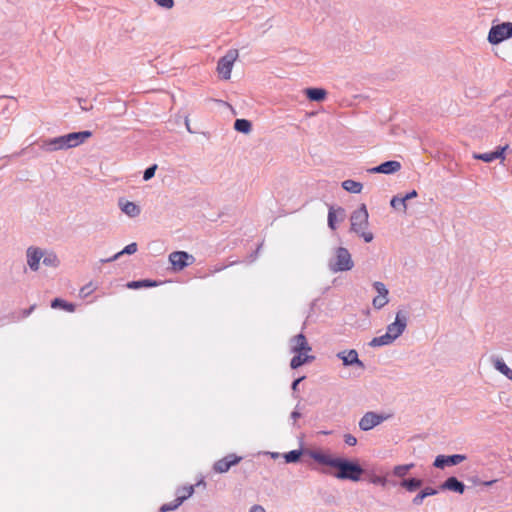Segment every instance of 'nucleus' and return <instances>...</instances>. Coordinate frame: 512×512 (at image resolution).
<instances>
[{"label":"nucleus","instance_id":"37","mask_svg":"<svg viewBox=\"0 0 512 512\" xmlns=\"http://www.w3.org/2000/svg\"><path fill=\"white\" fill-rule=\"evenodd\" d=\"M388 303L387 296L378 295L373 299V306L377 309H381Z\"/></svg>","mask_w":512,"mask_h":512},{"label":"nucleus","instance_id":"25","mask_svg":"<svg viewBox=\"0 0 512 512\" xmlns=\"http://www.w3.org/2000/svg\"><path fill=\"white\" fill-rule=\"evenodd\" d=\"M438 493V490L432 487H425L422 489L412 500L414 505H421L423 500L428 496H433Z\"/></svg>","mask_w":512,"mask_h":512},{"label":"nucleus","instance_id":"30","mask_svg":"<svg viewBox=\"0 0 512 512\" xmlns=\"http://www.w3.org/2000/svg\"><path fill=\"white\" fill-rule=\"evenodd\" d=\"M51 307L53 309H63L67 312H74L75 305L73 303L67 302L61 298H55L51 301Z\"/></svg>","mask_w":512,"mask_h":512},{"label":"nucleus","instance_id":"33","mask_svg":"<svg viewBox=\"0 0 512 512\" xmlns=\"http://www.w3.org/2000/svg\"><path fill=\"white\" fill-rule=\"evenodd\" d=\"M392 343H393V340L391 339L390 334L385 333V334H383L381 336L374 337L369 342V346H371V347H380V346L390 345Z\"/></svg>","mask_w":512,"mask_h":512},{"label":"nucleus","instance_id":"5","mask_svg":"<svg viewBox=\"0 0 512 512\" xmlns=\"http://www.w3.org/2000/svg\"><path fill=\"white\" fill-rule=\"evenodd\" d=\"M238 58V50L230 49L227 53L218 60L217 71L219 75L225 80L230 79L231 71L234 62Z\"/></svg>","mask_w":512,"mask_h":512},{"label":"nucleus","instance_id":"26","mask_svg":"<svg viewBox=\"0 0 512 512\" xmlns=\"http://www.w3.org/2000/svg\"><path fill=\"white\" fill-rule=\"evenodd\" d=\"M423 485V481L419 478H408L403 479L400 482V486L405 488L409 492H414Z\"/></svg>","mask_w":512,"mask_h":512},{"label":"nucleus","instance_id":"7","mask_svg":"<svg viewBox=\"0 0 512 512\" xmlns=\"http://www.w3.org/2000/svg\"><path fill=\"white\" fill-rule=\"evenodd\" d=\"M195 258L186 251H174L169 255V262L174 271H181L189 265L193 264Z\"/></svg>","mask_w":512,"mask_h":512},{"label":"nucleus","instance_id":"60","mask_svg":"<svg viewBox=\"0 0 512 512\" xmlns=\"http://www.w3.org/2000/svg\"><path fill=\"white\" fill-rule=\"evenodd\" d=\"M200 484L205 485V482L203 480H200L196 485H200Z\"/></svg>","mask_w":512,"mask_h":512},{"label":"nucleus","instance_id":"38","mask_svg":"<svg viewBox=\"0 0 512 512\" xmlns=\"http://www.w3.org/2000/svg\"><path fill=\"white\" fill-rule=\"evenodd\" d=\"M156 169H157L156 164H153V165L149 166L148 168H146L143 173V180L148 181V180L152 179L155 175Z\"/></svg>","mask_w":512,"mask_h":512},{"label":"nucleus","instance_id":"6","mask_svg":"<svg viewBox=\"0 0 512 512\" xmlns=\"http://www.w3.org/2000/svg\"><path fill=\"white\" fill-rule=\"evenodd\" d=\"M408 323V313L404 310H399L396 313L395 321L387 326V334H390L393 342L400 337L405 331Z\"/></svg>","mask_w":512,"mask_h":512},{"label":"nucleus","instance_id":"13","mask_svg":"<svg viewBox=\"0 0 512 512\" xmlns=\"http://www.w3.org/2000/svg\"><path fill=\"white\" fill-rule=\"evenodd\" d=\"M39 147L45 152L67 150L64 135L40 141Z\"/></svg>","mask_w":512,"mask_h":512},{"label":"nucleus","instance_id":"29","mask_svg":"<svg viewBox=\"0 0 512 512\" xmlns=\"http://www.w3.org/2000/svg\"><path fill=\"white\" fill-rule=\"evenodd\" d=\"M157 285H158L157 281L150 280V279L130 281L127 283V287L129 289L148 288V287H155Z\"/></svg>","mask_w":512,"mask_h":512},{"label":"nucleus","instance_id":"21","mask_svg":"<svg viewBox=\"0 0 512 512\" xmlns=\"http://www.w3.org/2000/svg\"><path fill=\"white\" fill-rule=\"evenodd\" d=\"M294 354H295L294 357L290 361V367L292 369H297L300 366L310 363L315 359V356L303 354V352L294 353Z\"/></svg>","mask_w":512,"mask_h":512},{"label":"nucleus","instance_id":"11","mask_svg":"<svg viewBox=\"0 0 512 512\" xmlns=\"http://www.w3.org/2000/svg\"><path fill=\"white\" fill-rule=\"evenodd\" d=\"M241 460L242 457L237 456L236 454H228L214 463L213 470L216 473H226L232 466L237 465Z\"/></svg>","mask_w":512,"mask_h":512},{"label":"nucleus","instance_id":"51","mask_svg":"<svg viewBox=\"0 0 512 512\" xmlns=\"http://www.w3.org/2000/svg\"><path fill=\"white\" fill-rule=\"evenodd\" d=\"M300 417H301V413L299 411H297V410L292 411L291 418L294 420V423Z\"/></svg>","mask_w":512,"mask_h":512},{"label":"nucleus","instance_id":"41","mask_svg":"<svg viewBox=\"0 0 512 512\" xmlns=\"http://www.w3.org/2000/svg\"><path fill=\"white\" fill-rule=\"evenodd\" d=\"M154 2L164 9H171L174 6V0H154Z\"/></svg>","mask_w":512,"mask_h":512},{"label":"nucleus","instance_id":"16","mask_svg":"<svg viewBox=\"0 0 512 512\" xmlns=\"http://www.w3.org/2000/svg\"><path fill=\"white\" fill-rule=\"evenodd\" d=\"M27 264L32 271H37L40 261L44 256L43 251L38 247L30 246L26 251Z\"/></svg>","mask_w":512,"mask_h":512},{"label":"nucleus","instance_id":"56","mask_svg":"<svg viewBox=\"0 0 512 512\" xmlns=\"http://www.w3.org/2000/svg\"><path fill=\"white\" fill-rule=\"evenodd\" d=\"M185 125H186V128H187L188 132L192 133V130L190 128V124H189V119L188 118L185 119Z\"/></svg>","mask_w":512,"mask_h":512},{"label":"nucleus","instance_id":"42","mask_svg":"<svg viewBox=\"0 0 512 512\" xmlns=\"http://www.w3.org/2000/svg\"><path fill=\"white\" fill-rule=\"evenodd\" d=\"M137 251V243H130L124 247L123 250L120 251L121 255L123 254H134Z\"/></svg>","mask_w":512,"mask_h":512},{"label":"nucleus","instance_id":"1","mask_svg":"<svg viewBox=\"0 0 512 512\" xmlns=\"http://www.w3.org/2000/svg\"><path fill=\"white\" fill-rule=\"evenodd\" d=\"M308 453L309 456L319 464L337 469L333 474L337 479L357 482L364 473L363 468L356 461H351L343 457H332L321 451H308Z\"/></svg>","mask_w":512,"mask_h":512},{"label":"nucleus","instance_id":"24","mask_svg":"<svg viewBox=\"0 0 512 512\" xmlns=\"http://www.w3.org/2000/svg\"><path fill=\"white\" fill-rule=\"evenodd\" d=\"M402 165L399 161L389 160L381 163L382 174H394L401 169Z\"/></svg>","mask_w":512,"mask_h":512},{"label":"nucleus","instance_id":"20","mask_svg":"<svg viewBox=\"0 0 512 512\" xmlns=\"http://www.w3.org/2000/svg\"><path fill=\"white\" fill-rule=\"evenodd\" d=\"M305 95L310 101L321 102L325 100L327 91L323 88L311 87L305 89Z\"/></svg>","mask_w":512,"mask_h":512},{"label":"nucleus","instance_id":"28","mask_svg":"<svg viewBox=\"0 0 512 512\" xmlns=\"http://www.w3.org/2000/svg\"><path fill=\"white\" fill-rule=\"evenodd\" d=\"M342 188L346 190L347 192L353 193V194H359L362 191L363 185L360 182L347 179L342 182Z\"/></svg>","mask_w":512,"mask_h":512},{"label":"nucleus","instance_id":"19","mask_svg":"<svg viewBox=\"0 0 512 512\" xmlns=\"http://www.w3.org/2000/svg\"><path fill=\"white\" fill-rule=\"evenodd\" d=\"M508 148V145L499 146L495 151L492 152L474 154V158L482 160L487 163L492 162L496 159H504V153Z\"/></svg>","mask_w":512,"mask_h":512},{"label":"nucleus","instance_id":"46","mask_svg":"<svg viewBox=\"0 0 512 512\" xmlns=\"http://www.w3.org/2000/svg\"><path fill=\"white\" fill-rule=\"evenodd\" d=\"M304 379H305V376H301V377H299V378L295 379V380L292 382V384H291V389H292L293 391H296V390L298 389V385H299V383H300L301 381H303Z\"/></svg>","mask_w":512,"mask_h":512},{"label":"nucleus","instance_id":"23","mask_svg":"<svg viewBox=\"0 0 512 512\" xmlns=\"http://www.w3.org/2000/svg\"><path fill=\"white\" fill-rule=\"evenodd\" d=\"M339 214L341 216V219L345 216V210L342 207H338L335 209L332 205H329V211H328V227L331 230L336 229V214Z\"/></svg>","mask_w":512,"mask_h":512},{"label":"nucleus","instance_id":"39","mask_svg":"<svg viewBox=\"0 0 512 512\" xmlns=\"http://www.w3.org/2000/svg\"><path fill=\"white\" fill-rule=\"evenodd\" d=\"M373 287L378 292L379 295H381V296L388 295V289L386 288L384 283L376 281L373 283Z\"/></svg>","mask_w":512,"mask_h":512},{"label":"nucleus","instance_id":"14","mask_svg":"<svg viewBox=\"0 0 512 512\" xmlns=\"http://www.w3.org/2000/svg\"><path fill=\"white\" fill-rule=\"evenodd\" d=\"M195 486L188 485V487L183 490L186 491V494L177 496L172 502L165 503L160 507V512H169L176 510L185 500L191 497L194 493Z\"/></svg>","mask_w":512,"mask_h":512},{"label":"nucleus","instance_id":"59","mask_svg":"<svg viewBox=\"0 0 512 512\" xmlns=\"http://www.w3.org/2000/svg\"><path fill=\"white\" fill-rule=\"evenodd\" d=\"M85 289H89V287H83V288L81 289V293H84V294H85V293H86V292H85Z\"/></svg>","mask_w":512,"mask_h":512},{"label":"nucleus","instance_id":"8","mask_svg":"<svg viewBox=\"0 0 512 512\" xmlns=\"http://www.w3.org/2000/svg\"><path fill=\"white\" fill-rule=\"evenodd\" d=\"M388 415L376 412H366L359 421V428L362 431H369L388 419Z\"/></svg>","mask_w":512,"mask_h":512},{"label":"nucleus","instance_id":"34","mask_svg":"<svg viewBox=\"0 0 512 512\" xmlns=\"http://www.w3.org/2000/svg\"><path fill=\"white\" fill-rule=\"evenodd\" d=\"M413 463L405 464V465H397L393 469V474L396 477L403 478L407 475V473L414 467Z\"/></svg>","mask_w":512,"mask_h":512},{"label":"nucleus","instance_id":"44","mask_svg":"<svg viewBox=\"0 0 512 512\" xmlns=\"http://www.w3.org/2000/svg\"><path fill=\"white\" fill-rule=\"evenodd\" d=\"M78 102H79L81 110H83V111H89V110H91L93 108V106L91 104L87 105V100L86 99L79 98Z\"/></svg>","mask_w":512,"mask_h":512},{"label":"nucleus","instance_id":"15","mask_svg":"<svg viewBox=\"0 0 512 512\" xmlns=\"http://www.w3.org/2000/svg\"><path fill=\"white\" fill-rule=\"evenodd\" d=\"M17 109V101L13 97L0 96V115L4 120L9 119Z\"/></svg>","mask_w":512,"mask_h":512},{"label":"nucleus","instance_id":"35","mask_svg":"<svg viewBox=\"0 0 512 512\" xmlns=\"http://www.w3.org/2000/svg\"><path fill=\"white\" fill-rule=\"evenodd\" d=\"M390 205L396 210H402L403 212L407 210V204L404 202L403 197L399 195L392 197Z\"/></svg>","mask_w":512,"mask_h":512},{"label":"nucleus","instance_id":"57","mask_svg":"<svg viewBox=\"0 0 512 512\" xmlns=\"http://www.w3.org/2000/svg\"><path fill=\"white\" fill-rule=\"evenodd\" d=\"M270 455H271V457H272L273 459H277V458H279V457H280V453H278V452H271V453H270Z\"/></svg>","mask_w":512,"mask_h":512},{"label":"nucleus","instance_id":"2","mask_svg":"<svg viewBox=\"0 0 512 512\" xmlns=\"http://www.w3.org/2000/svg\"><path fill=\"white\" fill-rule=\"evenodd\" d=\"M369 214L365 204L354 210L350 216L351 227L350 231L363 238L366 243H370L374 239L372 232L365 231L369 225Z\"/></svg>","mask_w":512,"mask_h":512},{"label":"nucleus","instance_id":"47","mask_svg":"<svg viewBox=\"0 0 512 512\" xmlns=\"http://www.w3.org/2000/svg\"><path fill=\"white\" fill-rule=\"evenodd\" d=\"M35 308H36V304H33L28 309L23 310V312H22L23 318L28 317L34 311Z\"/></svg>","mask_w":512,"mask_h":512},{"label":"nucleus","instance_id":"4","mask_svg":"<svg viewBox=\"0 0 512 512\" xmlns=\"http://www.w3.org/2000/svg\"><path fill=\"white\" fill-rule=\"evenodd\" d=\"M512 37V22L493 25L488 33L489 43L496 45Z\"/></svg>","mask_w":512,"mask_h":512},{"label":"nucleus","instance_id":"58","mask_svg":"<svg viewBox=\"0 0 512 512\" xmlns=\"http://www.w3.org/2000/svg\"><path fill=\"white\" fill-rule=\"evenodd\" d=\"M100 262H101V263H109L108 258H106V259H101V260H100Z\"/></svg>","mask_w":512,"mask_h":512},{"label":"nucleus","instance_id":"31","mask_svg":"<svg viewBox=\"0 0 512 512\" xmlns=\"http://www.w3.org/2000/svg\"><path fill=\"white\" fill-rule=\"evenodd\" d=\"M493 364L496 370L505 375L508 379L512 380V370L501 358H495L493 360Z\"/></svg>","mask_w":512,"mask_h":512},{"label":"nucleus","instance_id":"9","mask_svg":"<svg viewBox=\"0 0 512 512\" xmlns=\"http://www.w3.org/2000/svg\"><path fill=\"white\" fill-rule=\"evenodd\" d=\"M464 460H466V455L463 454L438 455L433 462V466L444 469L445 467L456 466Z\"/></svg>","mask_w":512,"mask_h":512},{"label":"nucleus","instance_id":"3","mask_svg":"<svg viewBox=\"0 0 512 512\" xmlns=\"http://www.w3.org/2000/svg\"><path fill=\"white\" fill-rule=\"evenodd\" d=\"M354 267V261L347 248L337 247L334 255L328 261V268L332 273L350 271Z\"/></svg>","mask_w":512,"mask_h":512},{"label":"nucleus","instance_id":"27","mask_svg":"<svg viewBox=\"0 0 512 512\" xmlns=\"http://www.w3.org/2000/svg\"><path fill=\"white\" fill-rule=\"evenodd\" d=\"M308 451L309 450L295 449L283 454V457L286 463H297L303 454L309 455Z\"/></svg>","mask_w":512,"mask_h":512},{"label":"nucleus","instance_id":"45","mask_svg":"<svg viewBox=\"0 0 512 512\" xmlns=\"http://www.w3.org/2000/svg\"><path fill=\"white\" fill-rule=\"evenodd\" d=\"M418 196V193L416 190H412L408 192L406 195L402 196L404 199V202L407 203L408 200L413 199Z\"/></svg>","mask_w":512,"mask_h":512},{"label":"nucleus","instance_id":"40","mask_svg":"<svg viewBox=\"0 0 512 512\" xmlns=\"http://www.w3.org/2000/svg\"><path fill=\"white\" fill-rule=\"evenodd\" d=\"M469 481H471L474 485H484V486H491L496 482V480L481 481L477 476L470 477Z\"/></svg>","mask_w":512,"mask_h":512},{"label":"nucleus","instance_id":"17","mask_svg":"<svg viewBox=\"0 0 512 512\" xmlns=\"http://www.w3.org/2000/svg\"><path fill=\"white\" fill-rule=\"evenodd\" d=\"M290 344L292 353L308 352L312 349L303 333H299L298 335L292 337Z\"/></svg>","mask_w":512,"mask_h":512},{"label":"nucleus","instance_id":"48","mask_svg":"<svg viewBox=\"0 0 512 512\" xmlns=\"http://www.w3.org/2000/svg\"><path fill=\"white\" fill-rule=\"evenodd\" d=\"M386 482H387V480H386V478H384V477H376V478L373 480V483H375V484H379V485H381V486H385V485H386Z\"/></svg>","mask_w":512,"mask_h":512},{"label":"nucleus","instance_id":"18","mask_svg":"<svg viewBox=\"0 0 512 512\" xmlns=\"http://www.w3.org/2000/svg\"><path fill=\"white\" fill-rule=\"evenodd\" d=\"M440 489L463 494L465 492L466 486L457 477L450 476L440 485Z\"/></svg>","mask_w":512,"mask_h":512},{"label":"nucleus","instance_id":"50","mask_svg":"<svg viewBox=\"0 0 512 512\" xmlns=\"http://www.w3.org/2000/svg\"><path fill=\"white\" fill-rule=\"evenodd\" d=\"M368 172L369 173H373V174H376V173H381L382 174L381 164H379L378 166H375V167L369 169Z\"/></svg>","mask_w":512,"mask_h":512},{"label":"nucleus","instance_id":"49","mask_svg":"<svg viewBox=\"0 0 512 512\" xmlns=\"http://www.w3.org/2000/svg\"><path fill=\"white\" fill-rule=\"evenodd\" d=\"M250 512H266L264 507L261 506V505H253L251 508H250Z\"/></svg>","mask_w":512,"mask_h":512},{"label":"nucleus","instance_id":"61","mask_svg":"<svg viewBox=\"0 0 512 512\" xmlns=\"http://www.w3.org/2000/svg\"><path fill=\"white\" fill-rule=\"evenodd\" d=\"M85 292H86L85 295H87L90 292V290L85 289Z\"/></svg>","mask_w":512,"mask_h":512},{"label":"nucleus","instance_id":"22","mask_svg":"<svg viewBox=\"0 0 512 512\" xmlns=\"http://www.w3.org/2000/svg\"><path fill=\"white\" fill-rule=\"evenodd\" d=\"M119 205L121 207L122 212H124L129 217H136L140 214V208L134 202L123 201L121 199L119 201Z\"/></svg>","mask_w":512,"mask_h":512},{"label":"nucleus","instance_id":"36","mask_svg":"<svg viewBox=\"0 0 512 512\" xmlns=\"http://www.w3.org/2000/svg\"><path fill=\"white\" fill-rule=\"evenodd\" d=\"M43 264L45 266L56 267L59 264V260L54 253H47L43 256Z\"/></svg>","mask_w":512,"mask_h":512},{"label":"nucleus","instance_id":"55","mask_svg":"<svg viewBox=\"0 0 512 512\" xmlns=\"http://www.w3.org/2000/svg\"><path fill=\"white\" fill-rule=\"evenodd\" d=\"M260 248H261V245H260V246H258V248L255 250V252H253V253L250 255V257H251V261H254V260H255V258L257 257V254H258V252H259Z\"/></svg>","mask_w":512,"mask_h":512},{"label":"nucleus","instance_id":"43","mask_svg":"<svg viewBox=\"0 0 512 512\" xmlns=\"http://www.w3.org/2000/svg\"><path fill=\"white\" fill-rule=\"evenodd\" d=\"M344 442L349 446H355L357 444V439L352 434H345Z\"/></svg>","mask_w":512,"mask_h":512},{"label":"nucleus","instance_id":"54","mask_svg":"<svg viewBox=\"0 0 512 512\" xmlns=\"http://www.w3.org/2000/svg\"><path fill=\"white\" fill-rule=\"evenodd\" d=\"M120 256H121V253H120V251H119V252H117L116 254H114L112 257H109V258H108L109 263H110V262H113V261H115V260H117Z\"/></svg>","mask_w":512,"mask_h":512},{"label":"nucleus","instance_id":"53","mask_svg":"<svg viewBox=\"0 0 512 512\" xmlns=\"http://www.w3.org/2000/svg\"><path fill=\"white\" fill-rule=\"evenodd\" d=\"M120 256H121V253H120V251H119V252H117L116 254H114L112 257H109V258H108L109 263H110V262H113V261H115V260H117Z\"/></svg>","mask_w":512,"mask_h":512},{"label":"nucleus","instance_id":"12","mask_svg":"<svg viewBox=\"0 0 512 512\" xmlns=\"http://www.w3.org/2000/svg\"><path fill=\"white\" fill-rule=\"evenodd\" d=\"M92 136V132L89 130L71 132L64 135L66 148H74L83 144L87 139Z\"/></svg>","mask_w":512,"mask_h":512},{"label":"nucleus","instance_id":"10","mask_svg":"<svg viewBox=\"0 0 512 512\" xmlns=\"http://www.w3.org/2000/svg\"><path fill=\"white\" fill-rule=\"evenodd\" d=\"M337 357L342 360L344 366H357L360 369H365V364L359 359L355 349L340 351L337 353Z\"/></svg>","mask_w":512,"mask_h":512},{"label":"nucleus","instance_id":"32","mask_svg":"<svg viewBox=\"0 0 512 512\" xmlns=\"http://www.w3.org/2000/svg\"><path fill=\"white\" fill-rule=\"evenodd\" d=\"M234 129L237 132L248 134L252 130V123L247 119H236L234 122Z\"/></svg>","mask_w":512,"mask_h":512},{"label":"nucleus","instance_id":"52","mask_svg":"<svg viewBox=\"0 0 512 512\" xmlns=\"http://www.w3.org/2000/svg\"><path fill=\"white\" fill-rule=\"evenodd\" d=\"M187 486H183V487H179L177 488L176 490V497L179 496V495H183V494H186V491L183 490L184 488H186Z\"/></svg>","mask_w":512,"mask_h":512}]
</instances>
